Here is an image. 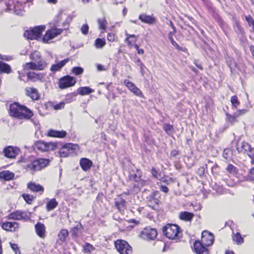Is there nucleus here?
<instances>
[{"label":"nucleus","instance_id":"f257e3e1","mask_svg":"<svg viewBox=\"0 0 254 254\" xmlns=\"http://www.w3.org/2000/svg\"><path fill=\"white\" fill-rule=\"evenodd\" d=\"M214 242L212 234L207 231L202 233L201 242L196 241L194 245V249L197 254H208V251L205 246L212 245Z\"/></svg>","mask_w":254,"mask_h":254},{"label":"nucleus","instance_id":"f03ea898","mask_svg":"<svg viewBox=\"0 0 254 254\" xmlns=\"http://www.w3.org/2000/svg\"><path fill=\"white\" fill-rule=\"evenodd\" d=\"M9 114L11 116L20 119H29L33 115L31 111L29 109L18 103H14L10 105Z\"/></svg>","mask_w":254,"mask_h":254},{"label":"nucleus","instance_id":"7ed1b4c3","mask_svg":"<svg viewBox=\"0 0 254 254\" xmlns=\"http://www.w3.org/2000/svg\"><path fill=\"white\" fill-rule=\"evenodd\" d=\"M49 159L44 158H39L34 160H30L29 162H25L23 167L33 173L44 168L49 164Z\"/></svg>","mask_w":254,"mask_h":254},{"label":"nucleus","instance_id":"20e7f679","mask_svg":"<svg viewBox=\"0 0 254 254\" xmlns=\"http://www.w3.org/2000/svg\"><path fill=\"white\" fill-rule=\"evenodd\" d=\"M6 5V11L13 10L14 13L18 16H22L25 15L24 3L17 0H8Z\"/></svg>","mask_w":254,"mask_h":254},{"label":"nucleus","instance_id":"39448f33","mask_svg":"<svg viewBox=\"0 0 254 254\" xmlns=\"http://www.w3.org/2000/svg\"><path fill=\"white\" fill-rule=\"evenodd\" d=\"M164 234L169 239L176 240L180 237V228L175 224H167L163 228Z\"/></svg>","mask_w":254,"mask_h":254},{"label":"nucleus","instance_id":"423d86ee","mask_svg":"<svg viewBox=\"0 0 254 254\" xmlns=\"http://www.w3.org/2000/svg\"><path fill=\"white\" fill-rule=\"evenodd\" d=\"M45 26L41 25L35 27L30 30L25 31L24 33V37L30 40H42L41 33L45 30Z\"/></svg>","mask_w":254,"mask_h":254},{"label":"nucleus","instance_id":"0eeeda50","mask_svg":"<svg viewBox=\"0 0 254 254\" xmlns=\"http://www.w3.org/2000/svg\"><path fill=\"white\" fill-rule=\"evenodd\" d=\"M46 66V62L42 59L37 61L27 63L23 64V67L24 70H25L29 69L42 70L45 68Z\"/></svg>","mask_w":254,"mask_h":254},{"label":"nucleus","instance_id":"6e6552de","mask_svg":"<svg viewBox=\"0 0 254 254\" xmlns=\"http://www.w3.org/2000/svg\"><path fill=\"white\" fill-rule=\"evenodd\" d=\"M63 32V29L52 28L47 31L45 35L42 37V41L45 43H50L52 40L61 35Z\"/></svg>","mask_w":254,"mask_h":254},{"label":"nucleus","instance_id":"1a4fd4ad","mask_svg":"<svg viewBox=\"0 0 254 254\" xmlns=\"http://www.w3.org/2000/svg\"><path fill=\"white\" fill-rule=\"evenodd\" d=\"M57 144L54 142H46L43 141H38L35 143L34 148L35 149L43 152H48L55 149Z\"/></svg>","mask_w":254,"mask_h":254},{"label":"nucleus","instance_id":"9d476101","mask_svg":"<svg viewBox=\"0 0 254 254\" xmlns=\"http://www.w3.org/2000/svg\"><path fill=\"white\" fill-rule=\"evenodd\" d=\"M115 247L120 254H131L132 248L125 241L118 240L115 242Z\"/></svg>","mask_w":254,"mask_h":254},{"label":"nucleus","instance_id":"9b49d317","mask_svg":"<svg viewBox=\"0 0 254 254\" xmlns=\"http://www.w3.org/2000/svg\"><path fill=\"white\" fill-rule=\"evenodd\" d=\"M237 150L240 153L247 154L251 158L254 157V148L247 142L243 141L237 145Z\"/></svg>","mask_w":254,"mask_h":254},{"label":"nucleus","instance_id":"f8f14e48","mask_svg":"<svg viewBox=\"0 0 254 254\" xmlns=\"http://www.w3.org/2000/svg\"><path fill=\"white\" fill-rule=\"evenodd\" d=\"M76 82L75 77L66 75L60 80L59 86L61 89H63L74 85Z\"/></svg>","mask_w":254,"mask_h":254},{"label":"nucleus","instance_id":"ddd939ff","mask_svg":"<svg viewBox=\"0 0 254 254\" xmlns=\"http://www.w3.org/2000/svg\"><path fill=\"white\" fill-rule=\"evenodd\" d=\"M8 218L13 220H28L30 218V213L26 211H16L10 214Z\"/></svg>","mask_w":254,"mask_h":254},{"label":"nucleus","instance_id":"4468645a","mask_svg":"<svg viewBox=\"0 0 254 254\" xmlns=\"http://www.w3.org/2000/svg\"><path fill=\"white\" fill-rule=\"evenodd\" d=\"M157 235V232L155 229L146 228L141 233L142 238L147 240H154Z\"/></svg>","mask_w":254,"mask_h":254},{"label":"nucleus","instance_id":"2eb2a0df","mask_svg":"<svg viewBox=\"0 0 254 254\" xmlns=\"http://www.w3.org/2000/svg\"><path fill=\"white\" fill-rule=\"evenodd\" d=\"M124 83L129 90L134 95L140 97H143V95L141 90L132 82L127 79L124 80Z\"/></svg>","mask_w":254,"mask_h":254},{"label":"nucleus","instance_id":"dca6fc26","mask_svg":"<svg viewBox=\"0 0 254 254\" xmlns=\"http://www.w3.org/2000/svg\"><path fill=\"white\" fill-rule=\"evenodd\" d=\"M4 155L10 158H13L17 155L20 152V149L17 147L9 146L3 150Z\"/></svg>","mask_w":254,"mask_h":254},{"label":"nucleus","instance_id":"f3484780","mask_svg":"<svg viewBox=\"0 0 254 254\" xmlns=\"http://www.w3.org/2000/svg\"><path fill=\"white\" fill-rule=\"evenodd\" d=\"M76 145L71 143H68L64 146L60 150L59 153L61 157H66L69 154L72 153L73 149Z\"/></svg>","mask_w":254,"mask_h":254},{"label":"nucleus","instance_id":"a211bd4d","mask_svg":"<svg viewBox=\"0 0 254 254\" xmlns=\"http://www.w3.org/2000/svg\"><path fill=\"white\" fill-rule=\"evenodd\" d=\"M72 20V17L69 15H66L63 12H60L57 16V22H63V25L65 26L67 25Z\"/></svg>","mask_w":254,"mask_h":254},{"label":"nucleus","instance_id":"6ab92c4d","mask_svg":"<svg viewBox=\"0 0 254 254\" xmlns=\"http://www.w3.org/2000/svg\"><path fill=\"white\" fill-rule=\"evenodd\" d=\"M18 223L15 222H7L3 223L2 228L4 230L10 232H14L18 228Z\"/></svg>","mask_w":254,"mask_h":254},{"label":"nucleus","instance_id":"aec40b11","mask_svg":"<svg viewBox=\"0 0 254 254\" xmlns=\"http://www.w3.org/2000/svg\"><path fill=\"white\" fill-rule=\"evenodd\" d=\"M115 205L117 209L120 211L123 212L126 209L127 202L121 196H119L115 199Z\"/></svg>","mask_w":254,"mask_h":254},{"label":"nucleus","instance_id":"412c9836","mask_svg":"<svg viewBox=\"0 0 254 254\" xmlns=\"http://www.w3.org/2000/svg\"><path fill=\"white\" fill-rule=\"evenodd\" d=\"M35 231L37 235L41 238L45 237L46 228L45 225L38 222L35 225Z\"/></svg>","mask_w":254,"mask_h":254},{"label":"nucleus","instance_id":"4be33fe9","mask_svg":"<svg viewBox=\"0 0 254 254\" xmlns=\"http://www.w3.org/2000/svg\"><path fill=\"white\" fill-rule=\"evenodd\" d=\"M92 165V162L86 158H82L80 160V165L84 171L89 170Z\"/></svg>","mask_w":254,"mask_h":254},{"label":"nucleus","instance_id":"5701e85b","mask_svg":"<svg viewBox=\"0 0 254 254\" xmlns=\"http://www.w3.org/2000/svg\"><path fill=\"white\" fill-rule=\"evenodd\" d=\"M66 132L65 131H58L51 129L48 132V135L51 137L64 138L66 136Z\"/></svg>","mask_w":254,"mask_h":254},{"label":"nucleus","instance_id":"b1692460","mask_svg":"<svg viewBox=\"0 0 254 254\" xmlns=\"http://www.w3.org/2000/svg\"><path fill=\"white\" fill-rule=\"evenodd\" d=\"M69 61V59H66L58 63L53 64L51 67V70L56 72L60 70Z\"/></svg>","mask_w":254,"mask_h":254},{"label":"nucleus","instance_id":"393cba45","mask_svg":"<svg viewBox=\"0 0 254 254\" xmlns=\"http://www.w3.org/2000/svg\"><path fill=\"white\" fill-rule=\"evenodd\" d=\"M26 94L33 100H37L39 98L38 90L34 88H28L26 89Z\"/></svg>","mask_w":254,"mask_h":254},{"label":"nucleus","instance_id":"a878e982","mask_svg":"<svg viewBox=\"0 0 254 254\" xmlns=\"http://www.w3.org/2000/svg\"><path fill=\"white\" fill-rule=\"evenodd\" d=\"M28 188L33 192H41L44 191V188L39 184L31 182L28 184Z\"/></svg>","mask_w":254,"mask_h":254},{"label":"nucleus","instance_id":"bb28decb","mask_svg":"<svg viewBox=\"0 0 254 254\" xmlns=\"http://www.w3.org/2000/svg\"><path fill=\"white\" fill-rule=\"evenodd\" d=\"M193 217V213L187 211L181 212L179 214L180 219L186 221H190Z\"/></svg>","mask_w":254,"mask_h":254},{"label":"nucleus","instance_id":"cd10ccee","mask_svg":"<svg viewBox=\"0 0 254 254\" xmlns=\"http://www.w3.org/2000/svg\"><path fill=\"white\" fill-rule=\"evenodd\" d=\"M14 176V174L9 171H3L0 172V179L5 181H9L12 180Z\"/></svg>","mask_w":254,"mask_h":254},{"label":"nucleus","instance_id":"c85d7f7f","mask_svg":"<svg viewBox=\"0 0 254 254\" xmlns=\"http://www.w3.org/2000/svg\"><path fill=\"white\" fill-rule=\"evenodd\" d=\"M11 72V68L9 65L0 61V73L9 74Z\"/></svg>","mask_w":254,"mask_h":254},{"label":"nucleus","instance_id":"c756f323","mask_svg":"<svg viewBox=\"0 0 254 254\" xmlns=\"http://www.w3.org/2000/svg\"><path fill=\"white\" fill-rule=\"evenodd\" d=\"M139 19L142 22L150 24H153L155 21V19L153 17L149 15H147L146 14L140 15L139 16Z\"/></svg>","mask_w":254,"mask_h":254},{"label":"nucleus","instance_id":"7c9ffc66","mask_svg":"<svg viewBox=\"0 0 254 254\" xmlns=\"http://www.w3.org/2000/svg\"><path fill=\"white\" fill-rule=\"evenodd\" d=\"M41 74L36 73L34 72H29L27 73L28 78L33 82H36L38 80H41Z\"/></svg>","mask_w":254,"mask_h":254},{"label":"nucleus","instance_id":"2f4dec72","mask_svg":"<svg viewBox=\"0 0 254 254\" xmlns=\"http://www.w3.org/2000/svg\"><path fill=\"white\" fill-rule=\"evenodd\" d=\"M77 91L80 95H85L93 93L94 90L89 87L86 86L79 88L77 89Z\"/></svg>","mask_w":254,"mask_h":254},{"label":"nucleus","instance_id":"473e14b6","mask_svg":"<svg viewBox=\"0 0 254 254\" xmlns=\"http://www.w3.org/2000/svg\"><path fill=\"white\" fill-rule=\"evenodd\" d=\"M68 236V232L66 229H62L58 234L59 240L62 242H64L66 241V238Z\"/></svg>","mask_w":254,"mask_h":254},{"label":"nucleus","instance_id":"72a5a7b5","mask_svg":"<svg viewBox=\"0 0 254 254\" xmlns=\"http://www.w3.org/2000/svg\"><path fill=\"white\" fill-rule=\"evenodd\" d=\"M126 35L127 36L126 41L128 46H131L132 43H135L136 41L137 37L135 35H130L128 34L127 33H126Z\"/></svg>","mask_w":254,"mask_h":254},{"label":"nucleus","instance_id":"f704fd0d","mask_svg":"<svg viewBox=\"0 0 254 254\" xmlns=\"http://www.w3.org/2000/svg\"><path fill=\"white\" fill-rule=\"evenodd\" d=\"M100 29L105 30L108 24V23L105 17L99 18L97 20Z\"/></svg>","mask_w":254,"mask_h":254},{"label":"nucleus","instance_id":"c9c22d12","mask_svg":"<svg viewBox=\"0 0 254 254\" xmlns=\"http://www.w3.org/2000/svg\"><path fill=\"white\" fill-rule=\"evenodd\" d=\"M58 204L56 199L53 198L48 201L47 203L46 208L48 211L52 210L55 208Z\"/></svg>","mask_w":254,"mask_h":254},{"label":"nucleus","instance_id":"e433bc0d","mask_svg":"<svg viewBox=\"0 0 254 254\" xmlns=\"http://www.w3.org/2000/svg\"><path fill=\"white\" fill-rule=\"evenodd\" d=\"M233 239L238 245H241L244 242V239L239 233H237L233 236Z\"/></svg>","mask_w":254,"mask_h":254},{"label":"nucleus","instance_id":"4c0bfd02","mask_svg":"<svg viewBox=\"0 0 254 254\" xmlns=\"http://www.w3.org/2000/svg\"><path fill=\"white\" fill-rule=\"evenodd\" d=\"M71 72L74 75L77 76L81 75L84 72V69L81 67L75 66L72 68Z\"/></svg>","mask_w":254,"mask_h":254},{"label":"nucleus","instance_id":"58836bf2","mask_svg":"<svg viewBox=\"0 0 254 254\" xmlns=\"http://www.w3.org/2000/svg\"><path fill=\"white\" fill-rule=\"evenodd\" d=\"M105 40L104 39L98 38L95 42V46L98 49L103 48L105 45Z\"/></svg>","mask_w":254,"mask_h":254},{"label":"nucleus","instance_id":"ea45409f","mask_svg":"<svg viewBox=\"0 0 254 254\" xmlns=\"http://www.w3.org/2000/svg\"><path fill=\"white\" fill-rule=\"evenodd\" d=\"M231 102L232 104V108L233 109H236L240 104V102L238 100V98L236 96H233L231 98Z\"/></svg>","mask_w":254,"mask_h":254},{"label":"nucleus","instance_id":"a19ab883","mask_svg":"<svg viewBox=\"0 0 254 254\" xmlns=\"http://www.w3.org/2000/svg\"><path fill=\"white\" fill-rule=\"evenodd\" d=\"M30 58L33 61H37L42 59L40 53L37 51H35L31 54Z\"/></svg>","mask_w":254,"mask_h":254},{"label":"nucleus","instance_id":"79ce46f5","mask_svg":"<svg viewBox=\"0 0 254 254\" xmlns=\"http://www.w3.org/2000/svg\"><path fill=\"white\" fill-rule=\"evenodd\" d=\"M158 204V200L153 197H151V198L148 201V206L152 208H155Z\"/></svg>","mask_w":254,"mask_h":254},{"label":"nucleus","instance_id":"37998d69","mask_svg":"<svg viewBox=\"0 0 254 254\" xmlns=\"http://www.w3.org/2000/svg\"><path fill=\"white\" fill-rule=\"evenodd\" d=\"M23 199L28 204H31L32 201L34 199V197L33 195L28 194H23L22 195Z\"/></svg>","mask_w":254,"mask_h":254},{"label":"nucleus","instance_id":"c03bdc74","mask_svg":"<svg viewBox=\"0 0 254 254\" xmlns=\"http://www.w3.org/2000/svg\"><path fill=\"white\" fill-rule=\"evenodd\" d=\"M226 117L228 121L231 124H233L237 122V118L233 115L226 113Z\"/></svg>","mask_w":254,"mask_h":254},{"label":"nucleus","instance_id":"a18cd8bd","mask_svg":"<svg viewBox=\"0 0 254 254\" xmlns=\"http://www.w3.org/2000/svg\"><path fill=\"white\" fill-rule=\"evenodd\" d=\"M247 112V110L246 109L238 110L237 112L234 113L233 115L237 119L240 116L245 114Z\"/></svg>","mask_w":254,"mask_h":254},{"label":"nucleus","instance_id":"49530a36","mask_svg":"<svg viewBox=\"0 0 254 254\" xmlns=\"http://www.w3.org/2000/svg\"><path fill=\"white\" fill-rule=\"evenodd\" d=\"M80 30L81 31V33L83 34V35H87L88 33V31H89V26L87 24H83L81 28H80Z\"/></svg>","mask_w":254,"mask_h":254},{"label":"nucleus","instance_id":"de8ad7c7","mask_svg":"<svg viewBox=\"0 0 254 254\" xmlns=\"http://www.w3.org/2000/svg\"><path fill=\"white\" fill-rule=\"evenodd\" d=\"M175 34H173V32H170L169 34H168V38L169 39V40H170L172 44L175 46V47H179V45H178V44L174 41V38H173V35H174Z\"/></svg>","mask_w":254,"mask_h":254},{"label":"nucleus","instance_id":"09e8293b","mask_svg":"<svg viewBox=\"0 0 254 254\" xmlns=\"http://www.w3.org/2000/svg\"><path fill=\"white\" fill-rule=\"evenodd\" d=\"M226 169L231 174H235L236 173V168L232 164H229Z\"/></svg>","mask_w":254,"mask_h":254},{"label":"nucleus","instance_id":"8fccbe9b","mask_svg":"<svg viewBox=\"0 0 254 254\" xmlns=\"http://www.w3.org/2000/svg\"><path fill=\"white\" fill-rule=\"evenodd\" d=\"M94 249V248L93 247L89 244H86L84 246V250L85 252H87V253H90L91 251H92Z\"/></svg>","mask_w":254,"mask_h":254},{"label":"nucleus","instance_id":"3c124183","mask_svg":"<svg viewBox=\"0 0 254 254\" xmlns=\"http://www.w3.org/2000/svg\"><path fill=\"white\" fill-rule=\"evenodd\" d=\"M163 128L167 133H170L171 132L173 127L169 124H164L163 125Z\"/></svg>","mask_w":254,"mask_h":254},{"label":"nucleus","instance_id":"603ef678","mask_svg":"<svg viewBox=\"0 0 254 254\" xmlns=\"http://www.w3.org/2000/svg\"><path fill=\"white\" fill-rule=\"evenodd\" d=\"M10 244L12 249L14 252L15 254H20V251L16 244H12L11 243H10Z\"/></svg>","mask_w":254,"mask_h":254},{"label":"nucleus","instance_id":"864d4df0","mask_svg":"<svg viewBox=\"0 0 254 254\" xmlns=\"http://www.w3.org/2000/svg\"><path fill=\"white\" fill-rule=\"evenodd\" d=\"M65 103L64 102H61L59 103V104H57L54 106V109L55 110H61L62 109H63L64 107Z\"/></svg>","mask_w":254,"mask_h":254},{"label":"nucleus","instance_id":"5fc2aeb1","mask_svg":"<svg viewBox=\"0 0 254 254\" xmlns=\"http://www.w3.org/2000/svg\"><path fill=\"white\" fill-rule=\"evenodd\" d=\"M246 20L249 23V25L253 26L254 30V20L251 16H246Z\"/></svg>","mask_w":254,"mask_h":254},{"label":"nucleus","instance_id":"6e6d98bb","mask_svg":"<svg viewBox=\"0 0 254 254\" xmlns=\"http://www.w3.org/2000/svg\"><path fill=\"white\" fill-rule=\"evenodd\" d=\"M151 173L153 176L157 179L161 177L160 174L154 168L151 170Z\"/></svg>","mask_w":254,"mask_h":254},{"label":"nucleus","instance_id":"4d7b16f0","mask_svg":"<svg viewBox=\"0 0 254 254\" xmlns=\"http://www.w3.org/2000/svg\"><path fill=\"white\" fill-rule=\"evenodd\" d=\"M248 178L251 181H254V166L249 170Z\"/></svg>","mask_w":254,"mask_h":254},{"label":"nucleus","instance_id":"13d9d810","mask_svg":"<svg viewBox=\"0 0 254 254\" xmlns=\"http://www.w3.org/2000/svg\"><path fill=\"white\" fill-rule=\"evenodd\" d=\"M107 39L110 42H114L115 41V35L114 33H110L108 34Z\"/></svg>","mask_w":254,"mask_h":254},{"label":"nucleus","instance_id":"bf43d9fd","mask_svg":"<svg viewBox=\"0 0 254 254\" xmlns=\"http://www.w3.org/2000/svg\"><path fill=\"white\" fill-rule=\"evenodd\" d=\"M96 67L98 71H104L106 70V67L100 64H97Z\"/></svg>","mask_w":254,"mask_h":254},{"label":"nucleus","instance_id":"052dcab7","mask_svg":"<svg viewBox=\"0 0 254 254\" xmlns=\"http://www.w3.org/2000/svg\"><path fill=\"white\" fill-rule=\"evenodd\" d=\"M160 190L165 193H167L169 191L168 188L166 186L163 185L160 186Z\"/></svg>","mask_w":254,"mask_h":254},{"label":"nucleus","instance_id":"680f3d73","mask_svg":"<svg viewBox=\"0 0 254 254\" xmlns=\"http://www.w3.org/2000/svg\"><path fill=\"white\" fill-rule=\"evenodd\" d=\"M169 24L170 25V26L172 27V28L173 29L172 32H173V34H175L176 33V28H175V27L174 25L173 24L172 21H169Z\"/></svg>","mask_w":254,"mask_h":254},{"label":"nucleus","instance_id":"e2e57ef3","mask_svg":"<svg viewBox=\"0 0 254 254\" xmlns=\"http://www.w3.org/2000/svg\"><path fill=\"white\" fill-rule=\"evenodd\" d=\"M179 154V152L177 150H173L171 152V155L172 156H176V155H177L178 154Z\"/></svg>","mask_w":254,"mask_h":254},{"label":"nucleus","instance_id":"0e129e2a","mask_svg":"<svg viewBox=\"0 0 254 254\" xmlns=\"http://www.w3.org/2000/svg\"><path fill=\"white\" fill-rule=\"evenodd\" d=\"M18 74H19V77H18L19 79L21 80H23V79L22 78V77L24 76V74H23L20 71H18Z\"/></svg>","mask_w":254,"mask_h":254},{"label":"nucleus","instance_id":"69168bd1","mask_svg":"<svg viewBox=\"0 0 254 254\" xmlns=\"http://www.w3.org/2000/svg\"><path fill=\"white\" fill-rule=\"evenodd\" d=\"M137 51L138 54L142 55L144 54V50L142 49H139Z\"/></svg>","mask_w":254,"mask_h":254},{"label":"nucleus","instance_id":"338daca9","mask_svg":"<svg viewBox=\"0 0 254 254\" xmlns=\"http://www.w3.org/2000/svg\"><path fill=\"white\" fill-rule=\"evenodd\" d=\"M0 59L1 60H6V61L8 60V59L6 58V56H2L0 54Z\"/></svg>","mask_w":254,"mask_h":254},{"label":"nucleus","instance_id":"774afa93","mask_svg":"<svg viewBox=\"0 0 254 254\" xmlns=\"http://www.w3.org/2000/svg\"><path fill=\"white\" fill-rule=\"evenodd\" d=\"M225 254H234V253L233 251H227L226 252Z\"/></svg>","mask_w":254,"mask_h":254}]
</instances>
